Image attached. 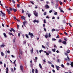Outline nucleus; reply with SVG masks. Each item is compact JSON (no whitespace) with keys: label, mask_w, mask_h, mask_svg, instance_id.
I'll list each match as a JSON object with an SVG mask.
<instances>
[{"label":"nucleus","mask_w":73,"mask_h":73,"mask_svg":"<svg viewBox=\"0 0 73 73\" xmlns=\"http://www.w3.org/2000/svg\"><path fill=\"white\" fill-rule=\"evenodd\" d=\"M25 36L27 38H29V36H28V35H27V34H26L25 35Z\"/></svg>","instance_id":"obj_41"},{"label":"nucleus","mask_w":73,"mask_h":73,"mask_svg":"<svg viewBox=\"0 0 73 73\" xmlns=\"http://www.w3.org/2000/svg\"><path fill=\"white\" fill-rule=\"evenodd\" d=\"M29 35L31 36V38H32L33 37L32 36H33V34L31 33V32H29Z\"/></svg>","instance_id":"obj_3"},{"label":"nucleus","mask_w":73,"mask_h":73,"mask_svg":"<svg viewBox=\"0 0 73 73\" xmlns=\"http://www.w3.org/2000/svg\"><path fill=\"white\" fill-rule=\"evenodd\" d=\"M21 19H22L23 20H25V17L24 16H23L21 17Z\"/></svg>","instance_id":"obj_7"},{"label":"nucleus","mask_w":73,"mask_h":73,"mask_svg":"<svg viewBox=\"0 0 73 73\" xmlns=\"http://www.w3.org/2000/svg\"><path fill=\"white\" fill-rule=\"evenodd\" d=\"M34 60L35 62H37V60L35 59H34Z\"/></svg>","instance_id":"obj_36"},{"label":"nucleus","mask_w":73,"mask_h":73,"mask_svg":"<svg viewBox=\"0 0 73 73\" xmlns=\"http://www.w3.org/2000/svg\"><path fill=\"white\" fill-rule=\"evenodd\" d=\"M55 31H56V29H53L52 30V32H54Z\"/></svg>","instance_id":"obj_28"},{"label":"nucleus","mask_w":73,"mask_h":73,"mask_svg":"<svg viewBox=\"0 0 73 73\" xmlns=\"http://www.w3.org/2000/svg\"><path fill=\"white\" fill-rule=\"evenodd\" d=\"M64 33L65 35H68V33H66V32H64Z\"/></svg>","instance_id":"obj_51"},{"label":"nucleus","mask_w":73,"mask_h":73,"mask_svg":"<svg viewBox=\"0 0 73 73\" xmlns=\"http://www.w3.org/2000/svg\"><path fill=\"white\" fill-rule=\"evenodd\" d=\"M12 3H13V4H15V1L14 0H12Z\"/></svg>","instance_id":"obj_30"},{"label":"nucleus","mask_w":73,"mask_h":73,"mask_svg":"<svg viewBox=\"0 0 73 73\" xmlns=\"http://www.w3.org/2000/svg\"><path fill=\"white\" fill-rule=\"evenodd\" d=\"M64 54L65 55H66V56H68V54H67V53H66V52H65L64 53Z\"/></svg>","instance_id":"obj_34"},{"label":"nucleus","mask_w":73,"mask_h":73,"mask_svg":"<svg viewBox=\"0 0 73 73\" xmlns=\"http://www.w3.org/2000/svg\"><path fill=\"white\" fill-rule=\"evenodd\" d=\"M50 36H51V35H50V33H49L48 37H50Z\"/></svg>","instance_id":"obj_54"},{"label":"nucleus","mask_w":73,"mask_h":73,"mask_svg":"<svg viewBox=\"0 0 73 73\" xmlns=\"http://www.w3.org/2000/svg\"><path fill=\"white\" fill-rule=\"evenodd\" d=\"M13 10V8L12 9V8L9 7V10L8 9H7V11L8 13V14H11V12L10 11H12Z\"/></svg>","instance_id":"obj_1"},{"label":"nucleus","mask_w":73,"mask_h":73,"mask_svg":"<svg viewBox=\"0 0 73 73\" xmlns=\"http://www.w3.org/2000/svg\"><path fill=\"white\" fill-rule=\"evenodd\" d=\"M48 34H46V35L45 36V37L46 38H48Z\"/></svg>","instance_id":"obj_15"},{"label":"nucleus","mask_w":73,"mask_h":73,"mask_svg":"<svg viewBox=\"0 0 73 73\" xmlns=\"http://www.w3.org/2000/svg\"><path fill=\"white\" fill-rule=\"evenodd\" d=\"M67 53H70V50H67Z\"/></svg>","instance_id":"obj_27"},{"label":"nucleus","mask_w":73,"mask_h":73,"mask_svg":"<svg viewBox=\"0 0 73 73\" xmlns=\"http://www.w3.org/2000/svg\"><path fill=\"white\" fill-rule=\"evenodd\" d=\"M52 50L54 52H56V49H52Z\"/></svg>","instance_id":"obj_24"},{"label":"nucleus","mask_w":73,"mask_h":73,"mask_svg":"<svg viewBox=\"0 0 73 73\" xmlns=\"http://www.w3.org/2000/svg\"><path fill=\"white\" fill-rule=\"evenodd\" d=\"M46 15V12H45L44 13V15Z\"/></svg>","instance_id":"obj_38"},{"label":"nucleus","mask_w":73,"mask_h":73,"mask_svg":"<svg viewBox=\"0 0 73 73\" xmlns=\"http://www.w3.org/2000/svg\"><path fill=\"white\" fill-rule=\"evenodd\" d=\"M24 10L23 9H22V12L23 13H24Z\"/></svg>","instance_id":"obj_59"},{"label":"nucleus","mask_w":73,"mask_h":73,"mask_svg":"<svg viewBox=\"0 0 73 73\" xmlns=\"http://www.w3.org/2000/svg\"><path fill=\"white\" fill-rule=\"evenodd\" d=\"M14 19L15 20H16L17 19H16V17H14Z\"/></svg>","instance_id":"obj_49"},{"label":"nucleus","mask_w":73,"mask_h":73,"mask_svg":"<svg viewBox=\"0 0 73 73\" xmlns=\"http://www.w3.org/2000/svg\"><path fill=\"white\" fill-rule=\"evenodd\" d=\"M30 51L31 53L32 54H33V48H32V50H31Z\"/></svg>","instance_id":"obj_8"},{"label":"nucleus","mask_w":73,"mask_h":73,"mask_svg":"<svg viewBox=\"0 0 73 73\" xmlns=\"http://www.w3.org/2000/svg\"><path fill=\"white\" fill-rule=\"evenodd\" d=\"M67 58H68V60H69V61H70V58H69V57L68 56H67Z\"/></svg>","instance_id":"obj_53"},{"label":"nucleus","mask_w":73,"mask_h":73,"mask_svg":"<svg viewBox=\"0 0 73 73\" xmlns=\"http://www.w3.org/2000/svg\"><path fill=\"white\" fill-rule=\"evenodd\" d=\"M13 11H14L15 12H16L17 11V9H15L13 8Z\"/></svg>","instance_id":"obj_11"},{"label":"nucleus","mask_w":73,"mask_h":73,"mask_svg":"<svg viewBox=\"0 0 73 73\" xmlns=\"http://www.w3.org/2000/svg\"><path fill=\"white\" fill-rule=\"evenodd\" d=\"M27 22L26 21H24L23 23V24L24 25H25V24H26V23H27Z\"/></svg>","instance_id":"obj_18"},{"label":"nucleus","mask_w":73,"mask_h":73,"mask_svg":"<svg viewBox=\"0 0 73 73\" xmlns=\"http://www.w3.org/2000/svg\"><path fill=\"white\" fill-rule=\"evenodd\" d=\"M51 66H52V68H54V65H53V64Z\"/></svg>","instance_id":"obj_62"},{"label":"nucleus","mask_w":73,"mask_h":73,"mask_svg":"<svg viewBox=\"0 0 73 73\" xmlns=\"http://www.w3.org/2000/svg\"><path fill=\"white\" fill-rule=\"evenodd\" d=\"M20 68H21V70L23 72V66H20Z\"/></svg>","instance_id":"obj_5"},{"label":"nucleus","mask_w":73,"mask_h":73,"mask_svg":"<svg viewBox=\"0 0 73 73\" xmlns=\"http://www.w3.org/2000/svg\"><path fill=\"white\" fill-rule=\"evenodd\" d=\"M54 15H57V12H55Z\"/></svg>","instance_id":"obj_32"},{"label":"nucleus","mask_w":73,"mask_h":73,"mask_svg":"<svg viewBox=\"0 0 73 73\" xmlns=\"http://www.w3.org/2000/svg\"><path fill=\"white\" fill-rule=\"evenodd\" d=\"M16 40V38H14L13 40V42H15V40Z\"/></svg>","instance_id":"obj_47"},{"label":"nucleus","mask_w":73,"mask_h":73,"mask_svg":"<svg viewBox=\"0 0 73 73\" xmlns=\"http://www.w3.org/2000/svg\"><path fill=\"white\" fill-rule=\"evenodd\" d=\"M28 16L29 17H31V13H29L28 14Z\"/></svg>","instance_id":"obj_22"},{"label":"nucleus","mask_w":73,"mask_h":73,"mask_svg":"<svg viewBox=\"0 0 73 73\" xmlns=\"http://www.w3.org/2000/svg\"><path fill=\"white\" fill-rule=\"evenodd\" d=\"M58 42H62V40L61 39H59V40L58 41Z\"/></svg>","instance_id":"obj_21"},{"label":"nucleus","mask_w":73,"mask_h":73,"mask_svg":"<svg viewBox=\"0 0 73 73\" xmlns=\"http://www.w3.org/2000/svg\"><path fill=\"white\" fill-rule=\"evenodd\" d=\"M52 72L53 73H55V70H52Z\"/></svg>","instance_id":"obj_60"},{"label":"nucleus","mask_w":73,"mask_h":73,"mask_svg":"<svg viewBox=\"0 0 73 73\" xmlns=\"http://www.w3.org/2000/svg\"><path fill=\"white\" fill-rule=\"evenodd\" d=\"M49 42H48L46 43V44L48 47H49Z\"/></svg>","instance_id":"obj_16"},{"label":"nucleus","mask_w":73,"mask_h":73,"mask_svg":"<svg viewBox=\"0 0 73 73\" xmlns=\"http://www.w3.org/2000/svg\"><path fill=\"white\" fill-rule=\"evenodd\" d=\"M54 48H57V46H56V44H54Z\"/></svg>","instance_id":"obj_42"},{"label":"nucleus","mask_w":73,"mask_h":73,"mask_svg":"<svg viewBox=\"0 0 73 73\" xmlns=\"http://www.w3.org/2000/svg\"><path fill=\"white\" fill-rule=\"evenodd\" d=\"M44 29L45 32H46V29H45V28H44Z\"/></svg>","instance_id":"obj_55"},{"label":"nucleus","mask_w":73,"mask_h":73,"mask_svg":"<svg viewBox=\"0 0 73 73\" xmlns=\"http://www.w3.org/2000/svg\"><path fill=\"white\" fill-rule=\"evenodd\" d=\"M19 27H20V26H19V25H17V29H19Z\"/></svg>","instance_id":"obj_52"},{"label":"nucleus","mask_w":73,"mask_h":73,"mask_svg":"<svg viewBox=\"0 0 73 73\" xmlns=\"http://www.w3.org/2000/svg\"><path fill=\"white\" fill-rule=\"evenodd\" d=\"M45 7L47 9H49V8H50L49 6L48 5H46Z\"/></svg>","instance_id":"obj_6"},{"label":"nucleus","mask_w":73,"mask_h":73,"mask_svg":"<svg viewBox=\"0 0 73 73\" xmlns=\"http://www.w3.org/2000/svg\"><path fill=\"white\" fill-rule=\"evenodd\" d=\"M26 44V41H24L23 42V44Z\"/></svg>","instance_id":"obj_56"},{"label":"nucleus","mask_w":73,"mask_h":73,"mask_svg":"<svg viewBox=\"0 0 73 73\" xmlns=\"http://www.w3.org/2000/svg\"><path fill=\"white\" fill-rule=\"evenodd\" d=\"M30 2L33 5L34 4V3L33 2V1H31Z\"/></svg>","instance_id":"obj_57"},{"label":"nucleus","mask_w":73,"mask_h":73,"mask_svg":"<svg viewBox=\"0 0 73 73\" xmlns=\"http://www.w3.org/2000/svg\"><path fill=\"white\" fill-rule=\"evenodd\" d=\"M56 67L57 70H59V69H58V68H59V66H56Z\"/></svg>","instance_id":"obj_17"},{"label":"nucleus","mask_w":73,"mask_h":73,"mask_svg":"<svg viewBox=\"0 0 73 73\" xmlns=\"http://www.w3.org/2000/svg\"><path fill=\"white\" fill-rule=\"evenodd\" d=\"M55 5L56 7H58V4H57V3H56Z\"/></svg>","instance_id":"obj_33"},{"label":"nucleus","mask_w":73,"mask_h":73,"mask_svg":"<svg viewBox=\"0 0 73 73\" xmlns=\"http://www.w3.org/2000/svg\"><path fill=\"white\" fill-rule=\"evenodd\" d=\"M1 56H4L5 54H4L3 53V52H1Z\"/></svg>","instance_id":"obj_23"},{"label":"nucleus","mask_w":73,"mask_h":73,"mask_svg":"<svg viewBox=\"0 0 73 73\" xmlns=\"http://www.w3.org/2000/svg\"><path fill=\"white\" fill-rule=\"evenodd\" d=\"M48 63L49 64H52V63L50 61H48Z\"/></svg>","instance_id":"obj_46"},{"label":"nucleus","mask_w":73,"mask_h":73,"mask_svg":"<svg viewBox=\"0 0 73 73\" xmlns=\"http://www.w3.org/2000/svg\"><path fill=\"white\" fill-rule=\"evenodd\" d=\"M62 67V68H64V64H62L61 65Z\"/></svg>","instance_id":"obj_43"},{"label":"nucleus","mask_w":73,"mask_h":73,"mask_svg":"<svg viewBox=\"0 0 73 73\" xmlns=\"http://www.w3.org/2000/svg\"><path fill=\"white\" fill-rule=\"evenodd\" d=\"M55 19V17H53L52 18V19L53 20V19Z\"/></svg>","instance_id":"obj_58"},{"label":"nucleus","mask_w":73,"mask_h":73,"mask_svg":"<svg viewBox=\"0 0 73 73\" xmlns=\"http://www.w3.org/2000/svg\"><path fill=\"white\" fill-rule=\"evenodd\" d=\"M6 51L7 52V53H10V51L9 50H7Z\"/></svg>","instance_id":"obj_48"},{"label":"nucleus","mask_w":73,"mask_h":73,"mask_svg":"<svg viewBox=\"0 0 73 73\" xmlns=\"http://www.w3.org/2000/svg\"><path fill=\"white\" fill-rule=\"evenodd\" d=\"M59 3H60V5L62 4V2L61 1Z\"/></svg>","instance_id":"obj_37"},{"label":"nucleus","mask_w":73,"mask_h":73,"mask_svg":"<svg viewBox=\"0 0 73 73\" xmlns=\"http://www.w3.org/2000/svg\"><path fill=\"white\" fill-rule=\"evenodd\" d=\"M70 65H71V67H73V62H70Z\"/></svg>","instance_id":"obj_10"},{"label":"nucleus","mask_w":73,"mask_h":73,"mask_svg":"<svg viewBox=\"0 0 73 73\" xmlns=\"http://www.w3.org/2000/svg\"><path fill=\"white\" fill-rule=\"evenodd\" d=\"M44 53H45L46 55H47V56H49V53L46 52V51H44Z\"/></svg>","instance_id":"obj_12"},{"label":"nucleus","mask_w":73,"mask_h":73,"mask_svg":"<svg viewBox=\"0 0 73 73\" xmlns=\"http://www.w3.org/2000/svg\"><path fill=\"white\" fill-rule=\"evenodd\" d=\"M42 47L43 48H44V49H45L46 48L45 47V46L44 45L42 46Z\"/></svg>","instance_id":"obj_44"},{"label":"nucleus","mask_w":73,"mask_h":73,"mask_svg":"<svg viewBox=\"0 0 73 73\" xmlns=\"http://www.w3.org/2000/svg\"><path fill=\"white\" fill-rule=\"evenodd\" d=\"M17 6L18 8H20V5L19 4H17Z\"/></svg>","instance_id":"obj_29"},{"label":"nucleus","mask_w":73,"mask_h":73,"mask_svg":"<svg viewBox=\"0 0 73 73\" xmlns=\"http://www.w3.org/2000/svg\"><path fill=\"white\" fill-rule=\"evenodd\" d=\"M44 24H45L46 23V20H45V19H44Z\"/></svg>","instance_id":"obj_35"},{"label":"nucleus","mask_w":73,"mask_h":73,"mask_svg":"<svg viewBox=\"0 0 73 73\" xmlns=\"http://www.w3.org/2000/svg\"><path fill=\"white\" fill-rule=\"evenodd\" d=\"M5 45L4 44L1 45V47L3 48V47H4Z\"/></svg>","instance_id":"obj_19"},{"label":"nucleus","mask_w":73,"mask_h":73,"mask_svg":"<svg viewBox=\"0 0 73 73\" xmlns=\"http://www.w3.org/2000/svg\"><path fill=\"white\" fill-rule=\"evenodd\" d=\"M62 43L63 44H64V45H66V41H63L62 42Z\"/></svg>","instance_id":"obj_13"},{"label":"nucleus","mask_w":73,"mask_h":73,"mask_svg":"<svg viewBox=\"0 0 73 73\" xmlns=\"http://www.w3.org/2000/svg\"><path fill=\"white\" fill-rule=\"evenodd\" d=\"M9 31L11 32H12V31H13L14 32H15V30L13 29V28H11V30L10 29L9 30Z\"/></svg>","instance_id":"obj_4"},{"label":"nucleus","mask_w":73,"mask_h":73,"mask_svg":"<svg viewBox=\"0 0 73 73\" xmlns=\"http://www.w3.org/2000/svg\"><path fill=\"white\" fill-rule=\"evenodd\" d=\"M48 53H50V54L52 53V52L50 51H48Z\"/></svg>","instance_id":"obj_45"},{"label":"nucleus","mask_w":73,"mask_h":73,"mask_svg":"<svg viewBox=\"0 0 73 73\" xmlns=\"http://www.w3.org/2000/svg\"><path fill=\"white\" fill-rule=\"evenodd\" d=\"M35 73H38V70H37V69H36L35 70Z\"/></svg>","instance_id":"obj_25"},{"label":"nucleus","mask_w":73,"mask_h":73,"mask_svg":"<svg viewBox=\"0 0 73 73\" xmlns=\"http://www.w3.org/2000/svg\"><path fill=\"white\" fill-rule=\"evenodd\" d=\"M52 41H55V40H56V39L54 38H52Z\"/></svg>","instance_id":"obj_31"},{"label":"nucleus","mask_w":73,"mask_h":73,"mask_svg":"<svg viewBox=\"0 0 73 73\" xmlns=\"http://www.w3.org/2000/svg\"><path fill=\"white\" fill-rule=\"evenodd\" d=\"M1 15L2 16H3L4 17H5V14L4 13H2Z\"/></svg>","instance_id":"obj_9"},{"label":"nucleus","mask_w":73,"mask_h":73,"mask_svg":"<svg viewBox=\"0 0 73 73\" xmlns=\"http://www.w3.org/2000/svg\"><path fill=\"white\" fill-rule=\"evenodd\" d=\"M52 10H50L49 11V13H52Z\"/></svg>","instance_id":"obj_61"},{"label":"nucleus","mask_w":73,"mask_h":73,"mask_svg":"<svg viewBox=\"0 0 73 73\" xmlns=\"http://www.w3.org/2000/svg\"><path fill=\"white\" fill-rule=\"evenodd\" d=\"M3 35L5 37H7V36L6 35V34H5V33H3Z\"/></svg>","instance_id":"obj_20"},{"label":"nucleus","mask_w":73,"mask_h":73,"mask_svg":"<svg viewBox=\"0 0 73 73\" xmlns=\"http://www.w3.org/2000/svg\"><path fill=\"white\" fill-rule=\"evenodd\" d=\"M9 35H12V36H14V35H13L12 33H9Z\"/></svg>","instance_id":"obj_14"},{"label":"nucleus","mask_w":73,"mask_h":73,"mask_svg":"<svg viewBox=\"0 0 73 73\" xmlns=\"http://www.w3.org/2000/svg\"><path fill=\"white\" fill-rule=\"evenodd\" d=\"M33 22H34V23H36V20H35L33 21Z\"/></svg>","instance_id":"obj_63"},{"label":"nucleus","mask_w":73,"mask_h":73,"mask_svg":"<svg viewBox=\"0 0 73 73\" xmlns=\"http://www.w3.org/2000/svg\"><path fill=\"white\" fill-rule=\"evenodd\" d=\"M34 72H35V70L34 69H32V73H34Z\"/></svg>","instance_id":"obj_40"},{"label":"nucleus","mask_w":73,"mask_h":73,"mask_svg":"<svg viewBox=\"0 0 73 73\" xmlns=\"http://www.w3.org/2000/svg\"><path fill=\"white\" fill-rule=\"evenodd\" d=\"M56 38H60V36H59V35H58L56 37Z\"/></svg>","instance_id":"obj_39"},{"label":"nucleus","mask_w":73,"mask_h":73,"mask_svg":"<svg viewBox=\"0 0 73 73\" xmlns=\"http://www.w3.org/2000/svg\"><path fill=\"white\" fill-rule=\"evenodd\" d=\"M39 67H40V69H42V66H41V65L40 64H39Z\"/></svg>","instance_id":"obj_26"},{"label":"nucleus","mask_w":73,"mask_h":73,"mask_svg":"<svg viewBox=\"0 0 73 73\" xmlns=\"http://www.w3.org/2000/svg\"><path fill=\"white\" fill-rule=\"evenodd\" d=\"M61 12H62L63 13H64V11H63V10H62V9L60 10Z\"/></svg>","instance_id":"obj_50"},{"label":"nucleus","mask_w":73,"mask_h":73,"mask_svg":"<svg viewBox=\"0 0 73 73\" xmlns=\"http://www.w3.org/2000/svg\"><path fill=\"white\" fill-rule=\"evenodd\" d=\"M67 65H70L69 63L68 62H67Z\"/></svg>","instance_id":"obj_64"},{"label":"nucleus","mask_w":73,"mask_h":73,"mask_svg":"<svg viewBox=\"0 0 73 73\" xmlns=\"http://www.w3.org/2000/svg\"><path fill=\"white\" fill-rule=\"evenodd\" d=\"M33 13L35 16H38V13L37 12H36V11H33Z\"/></svg>","instance_id":"obj_2"}]
</instances>
